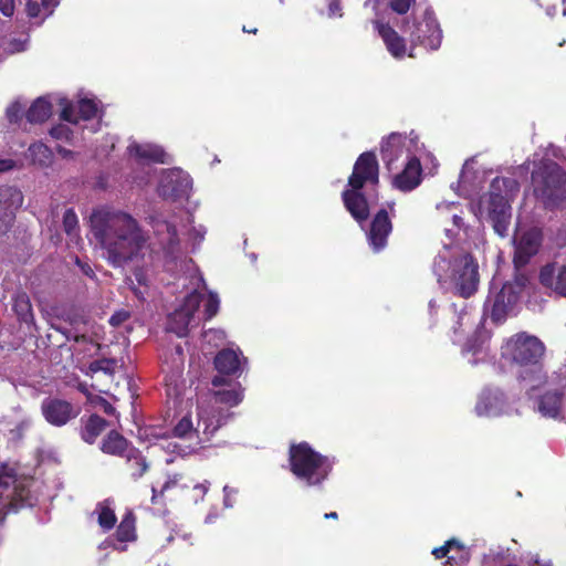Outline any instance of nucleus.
<instances>
[{"mask_svg": "<svg viewBox=\"0 0 566 566\" xmlns=\"http://www.w3.org/2000/svg\"><path fill=\"white\" fill-rule=\"evenodd\" d=\"M378 182V163L374 153L361 154L355 166L352 176L348 179V189L343 192V201L352 217L359 223L367 220L370 206L366 198L360 193V189L366 184L376 185Z\"/></svg>", "mask_w": 566, "mask_h": 566, "instance_id": "nucleus-7", "label": "nucleus"}, {"mask_svg": "<svg viewBox=\"0 0 566 566\" xmlns=\"http://www.w3.org/2000/svg\"><path fill=\"white\" fill-rule=\"evenodd\" d=\"M524 286L525 279L516 277L514 282L505 283L495 295L488 297L485 306L490 308L494 322H501L506 315L513 313Z\"/></svg>", "mask_w": 566, "mask_h": 566, "instance_id": "nucleus-16", "label": "nucleus"}, {"mask_svg": "<svg viewBox=\"0 0 566 566\" xmlns=\"http://www.w3.org/2000/svg\"><path fill=\"white\" fill-rule=\"evenodd\" d=\"M60 0H27L25 12L31 20H35V24L40 25L54 12Z\"/></svg>", "mask_w": 566, "mask_h": 566, "instance_id": "nucleus-29", "label": "nucleus"}, {"mask_svg": "<svg viewBox=\"0 0 566 566\" xmlns=\"http://www.w3.org/2000/svg\"><path fill=\"white\" fill-rule=\"evenodd\" d=\"M405 32L409 33L413 46L420 45L426 50H438L442 42V30L430 9H426L420 19L416 18Z\"/></svg>", "mask_w": 566, "mask_h": 566, "instance_id": "nucleus-14", "label": "nucleus"}, {"mask_svg": "<svg viewBox=\"0 0 566 566\" xmlns=\"http://www.w3.org/2000/svg\"><path fill=\"white\" fill-rule=\"evenodd\" d=\"M62 106L61 118L73 124L82 132L96 133L101 125V108L93 98H81L75 105L70 104L65 98L60 99Z\"/></svg>", "mask_w": 566, "mask_h": 566, "instance_id": "nucleus-12", "label": "nucleus"}, {"mask_svg": "<svg viewBox=\"0 0 566 566\" xmlns=\"http://www.w3.org/2000/svg\"><path fill=\"white\" fill-rule=\"evenodd\" d=\"M192 187L190 176L179 168L164 169L160 171L158 195L167 200L186 198Z\"/></svg>", "mask_w": 566, "mask_h": 566, "instance_id": "nucleus-17", "label": "nucleus"}, {"mask_svg": "<svg viewBox=\"0 0 566 566\" xmlns=\"http://www.w3.org/2000/svg\"><path fill=\"white\" fill-rule=\"evenodd\" d=\"M380 155L387 169L394 170L400 159L406 163L410 157L428 155V151L413 133H392L381 142Z\"/></svg>", "mask_w": 566, "mask_h": 566, "instance_id": "nucleus-11", "label": "nucleus"}, {"mask_svg": "<svg viewBox=\"0 0 566 566\" xmlns=\"http://www.w3.org/2000/svg\"><path fill=\"white\" fill-rule=\"evenodd\" d=\"M63 228L71 239L77 238L78 219L72 209H67L63 214Z\"/></svg>", "mask_w": 566, "mask_h": 566, "instance_id": "nucleus-40", "label": "nucleus"}, {"mask_svg": "<svg viewBox=\"0 0 566 566\" xmlns=\"http://www.w3.org/2000/svg\"><path fill=\"white\" fill-rule=\"evenodd\" d=\"M127 448V440L116 431H111L102 444V451L113 455H123Z\"/></svg>", "mask_w": 566, "mask_h": 566, "instance_id": "nucleus-35", "label": "nucleus"}, {"mask_svg": "<svg viewBox=\"0 0 566 566\" xmlns=\"http://www.w3.org/2000/svg\"><path fill=\"white\" fill-rule=\"evenodd\" d=\"M90 224L104 259L114 268H125L145 256L148 250L147 234L129 213L101 207L92 212Z\"/></svg>", "mask_w": 566, "mask_h": 566, "instance_id": "nucleus-1", "label": "nucleus"}, {"mask_svg": "<svg viewBox=\"0 0 566 566\" xmlns=\"http://www.w3.org/2000/svg\"><path fill=\"white\" fill-rule=\"evenodd\" d=\"M136 463L140 465V470L138 471V473L136 475L140 476L147 470V463L142 458H136Z\"/></svg>", "mask_w": 566, "mask_h": 566, "instance_id": "nucleus-61", "label": "nucleus"}, {"mask_svg": "<svg viewBox=\"0 0 566 566\" xmlns=\"http://www.w3.org/2000/svg\"><path fill=\"white\" fill-rule=\"evenodd\" d=\"M218 430H211L205 433L203 423L200 416V405L197 402L195 410H189L181 416L174 427V436L188 440L192 449L205 448L211 441Z\"/></svg>", "mask_w": 566, "mask_h": 566, "instance_id": "nucleus-15", "label": "nucleus"}, {"mask_svg": "<svg viewBox=\"0 0 566 566\" xmlns=\"http://www.w3.org/2000/svg\"><path fill=\"white\" fill-rule=\"evenodd\" d=\"M149 168L143 172V175H135L133 176V182L136 184L138 187L146 186L149 182L148 178Z\"/></svg>", "mask_w": 566, "mask_h": 566, "instance_id": "nucleus-57", "label": "nucleus"}, {"mask_svg": "<svg viewBox=\"0 0 566 566\" xmlns=\"http://www.w3.org/2000/svg\"><path fill=\"white\" fill-rule=\"evenodd\" d=\"M174 484H176V481H167L161 488V493L166 492Z\"/></svg>", "mask_w": 566, "mask_h": 566, "instance_id": "nucleus-63", "label": "nucleus"}, {"mask_svg": "<svg viewBox=\"0 0 566 566\" xmlns=\"http://www.w3.org/2000/svg\"><path fill=\"white\" fill-rule=\"evenodd\" d=\"M118 367V363L114 359H103L95 363L94 370H102L105 374H113Z\"/></svg>", "mask_w": 566, "mask_h": 566, "instance_id": "nucleus-50", "label": "nucleus"}, {"mask_svg": "<svg viewBox=\"0 0 566 566\" xmlns=\"http://www.w3.org/2000/svg\"><path fill=\"white\" fill-rule=\"evenodd\" d=\"M542 244V232L538 228H525L518 219L514 234V263L516 266L525 265L535 255Z\"/></svg>", "mask_w": 566, "mask_h": 566, "instance_id": "nucleus-19", "label": "nucleus"}, {"mask_svg": "<svg viewBox=\"0 0 566 566\" xmlns=\"http://www.w3.org/2000/svg\"><path fill=\"white\" fill-rule=\"evenodd\" d=\"M475 412L480 417H499L503 415L520 413L506 400L504 392L497 388L483 390L475 406Z\"/></svg>", "mask_w": 566, "mask_h": 566, "instance_id": "nucleus-21", "label": "nucleus"}, {"mask_svg": "<svg viewBox=\"0 0 566 566\" xmlns=\"http://www.w3.org/2000/svg\"><path fill=\"white\" fill-rule=\"evenodd\" d=\"M415 2L416 0H389L388 6L394 12L405 14Z\"/></svg>", "mask_w": 566, "mask_h": 566, "instance_id": "nucleus-48", "label": "nucleus"}, {"mask_svg": "<svg viewBox=\"0 0 566 566\" xmlns=\"http://www.w3.org/2000/svg\"><path fill=\"white\" fill-rule=\"evenodd\" d=\"M70 123H61L51 128L50 135L57 140L73 142L75 132L71 128Z\"/></svg>", "mask_w": 566, "mask_h": 566, "instance_id": "nucleus-41", "label": "nucleus"}, {"mask_svg": "<svg viewBox=\"0 0 566 566\" xmlns=\"http://www.w3.org/2000/svg\"><path fill=\"white\" fill-rule=\"evenodd\" d=\"M465 352H468V353L472 352V356L482 355L484 357V350L482 347L468 346L465 348Z\"/></svg>", "mask_w": 566, "mask_h": 566, "instance_id": "nucleus-60", "label": "nucleus"}, {"mask_svg": "<svg viewBox=\"0 0 566 566\" xmlns=\"http://www.w3.org/2000/svg\"><path fill=\"white\" fill-rule=\"evenodd\" d=\"M130 317V313L126 310H120L115 312L111 318L109 324L114 327H117L122 325L124 322H126Z\"/></svg>", "mask_w": 566, "mask_h": 566, "instance_id": "nucleus-51", "label": "nucleus"}, {"mask_svg": "<svg viewBox=\"0 0 566 566\" xmlns=\"http://www.w3.org/2000/svg\"><path fill=\"white\" fill-rule=\"evenodd\" d=\"M96 407L101 408L107 415H115V408L105 399L98 398L96 400Z\"/></svg>", "mask_w": 566, "mask_h": 566, "instance_id": "nucleus-56", "label": "nucleus"}, {"mask_svg": "<svg viewBox=\"0 0 566 566\" xmlns=\"http://www.w3.org/2000/svg\"><path fill=\"white\" fill-rule=\"evenodd\" d=\"M220 298L217 293L209 292L205 304V315L207 319L212 318L219 311Z\"/></svg>", "mask_w": 566, "mask_h": 566, "instance_id": "nucleus-43", "label": "nucleus"}, {"mask_svg": "<svg viewBox=\"0 0 566 566\" xmlns=\"http://www.w3.org/2000/svg\"><path fill=\"white\" fill-rule=\"evenodd\" d=\"M129 282L136 297L144 300L150 282L149 270L145 268H136L133 273V279H129Z\"/></svg>", "mask_w": 566, "mask_h": 566, "instance_id": "nucleus-34", "label": "nucleus"}, {"mask_svg": "<svg viewBox=\"0 0 566 566\" xmlns=\"http://www.w3.org/2000/svg\"><path fill=\"white\" fill-rule=\"evenodd\" d=\"M28 43H29V36L28 35H23V38L19 39V40H12L10 41L8 44H7V48L6 50L9 52V53H19V52H23L27 50L28 48Z\"/></svg>", "mask_w": 566, "mask_h": 566, "instance_id": "nucleus-49", "label": "nucleus"}, {"mask_svg": "<svg viewBox=\"0 0 566 566\" xmlns=\"http://www.w3.org/2000/svg\"><path fill=\"white\" fill-rule=\"evenodd\" d=\"M52 114V104L48 97L36 98L27 112V118L30 123H42Z\"/></svg>", "mask_w": 566, "mask_h": 566, "instance_id": "nucleus-31", "label": "nucleus"}, {"mask_svg": "<svg viewBox=\"0 0 566 566\" xmlns=\"http://www.w3.org/2000/svg\"><path fill=\"white\" fill-rule=\"evenodd\" d=\"M23 111L24 106L19 101H15L7 107L6 117L9 123L15 124L21 119Z\"/></svg>", "mask_w": 566, "mask_h": 566, "instance_id": "nucleus-45", "label": "nucleus"}, {"mask_svg": "<svg viewBox=\"0 0 566 566\" xmlns=\"http://www.w3.org/2000/svg\"><path fill=\"white\" fill-rule=\"evenodd\" d=\"M76 263L85 275L93 276V270L87 263H82L78 259H76Z\"/></svg>", "mask_w": 566, "mask_h": 566, "instance_id": "nucleus-59", "label": "nucleus"}, {"mask_svg": "<svg viewBox=\"0 0 566 566\" xmlns=\"http://www.w3.org/2000/svg\"><path fill=\"white\" fill-rule=\"evenodd\" d=\"M214 387L218 389L197 399L205 433L220 430L226 426L233 416L230 409L243 400V388L240 382H228L224 379L223 386Z\"/></svg>", "mask_w": 566, "mask_h": 566, "instance_id": "nucleus-6", "label": "nucleus"}, {"mask_svg": "<svg viewBox=\"0 0 566 566\" xmlns=\"http://www.w3.org/2000/svg\"><path fill=\"white\" fill-rule=\"evenodd\" d=\"M226 339V332L219 328H211L203 333V340L212 346H220Z\"/></svg>", "mask_w": 566, "mask_h": 566, "instance_id": "nucleus-44", "label": "nucleus"}, {"mask_svg": "<svg viewBox=\"0 0 566 566\" xmlns=\"http://www.w3.org/2000/svg\"><path fill=\"white\" fill-rule=\"evenodd\" d=\"M248 359L239 347L220 350L214 357V367L219 375L212 379L213 386H223L226 376L239 378L247 369Z\"/></svg>", "mask_w": 566, "mask_h": 566, "instance_id": "nucleus-18", "label": "nucleus"}, {"mask_svg": "<svg viewBox=\"0 0 566 566\" xmlns=\"http://www.w3.org/2000/svg\"><path fill=\"white\" fill-rule=\"evenodd\" d=\"M453 549H457L459 554L457 556L455 555L450 556L449 560H455V559L468 560L469 559V552L465 549V547L461 543H459L455 539L447 541L444 543V545L433 548L432 555L437 559H440V558L446 557Z\"/></svg>", "mask_w": 566, "mask_h": 566, "instance_id": "nucleus-33", "label": "nucleus"}, {"mask_svg": "<svg viewBox=\"0 0 566 566\" xmlns=\"http://www.w3.org/2000/svg\"><path fill=\"white\" fill-rule=\"evenodd\" d=\"M437 210L440 211L442 214L443 213L450 214L453 226L455 228L460 229L461 223H462V217L458 213L459 208L455 205V202L442 201L437 205Z\"/></svg>", "mask_w": 566, "mask_h": 566, "instance_id": "nucleus-42", "label": "nucleus"}, {"mask_svg": "<svg viewBox=\"0 0 566 566\" xmlns=\"http://www.w3.org/2000/svg\"><path fill=\"white\" fill-rule=\"evenodd\" d=\"M474 159H469L464 163L461 175H460V185L464 188L465 185L469 182V175L471 169L473 168Z\"/></svg>", "mask_w": 566, "mask_h": 566, "instance_id": "nucleus-53", "label": "nucleus"}, {"mask_svg": "<svg viewBox=\"0 0 566 566\" xmlns=\"http://www.w3.org/2000/svg\"><path fill=\"white\" fill-rule=\"evenodd\" d=\"M184 366V352L180 346L176 347V357L174 358L172 366H169L166 361L164 364L163 370L167 373L165 377L167 394L168 396H178L180 386L182 385L181 373Z\"/></svg>", "mask_w": 566, "mask_h": 566, "instance_id": "nucleus-28", "label": "nucleus"}, {"mask_svg": "<svg viewBox=\"0 0 566 566\" xmlns=\"http://www.w3.org/2000/svg\"><path fill=\"white\" fill-rule=\"evenodd\" d=\"M14 167V161L9 158H0V172L8 171Z\"/></svg>", "mask_w": 566, "mask_h": 566, "instance_id": "nucleus-58", "label": "nucleus"}, {"mask_svg": "<svg viewBox=\"0 0 566 566\" xmlns=\"http://www.w3.org/2000/svg\"><path fill=\"white\" fill-rule=\"evenodd\" d=\"M424 157H431L428 155H417L416 157H410L409 160L403 163V169L401 172L397 174L392 179V186L403 192H408L417 188L421 182V160Z\"/></svg>", "mask_w": 566, "mask_h": 566, "instance_id": "nucleus-23", "label": "nucleus"}, {"mask_svg": "<svg viewBox=\"0 0 566 566\" xmlns=\"http://www.w3.org/2000/svg\"><path fill=\"white\" fill-rule=\"evenodd\" d=\"M95 513L97 521L102 528L111 530L116 523V515L113 507V502L106 500L96 506Z\"/></svg>", "mask_w": 566, "mask_h": 566, "instance_id": "nucleus-37", "label": "nucleus"}, {"mask_svg": "<svg viewBox=\"0 0 566 566\" xmlns=\"http://www.w3.org/2000/svg\"><path fill=\"white\" fill-rule=\"evenodd\" d=\"M14 0H0V12L4 17H12L14 13Z\"/></svg>", "mask_w": 566, "mask_h": 566, "instance_id": "nucleus-55", "label": "nucleus"}, {"mask_svg": "<svg viewBox=\"0 0 566 566\" xmlns=\"http://www.w3.org/2000/svg\"><path fill=\"white\" fill-rule=\"evenodd\" d=\"M539 281L545 287L566 297V265L552 263L545 265L539 273Z\"/></svg>", "mask_w": 566, "mask_h": 566, "instance_id": "nucleus-27", "label": "nucleus"}, {"mask_svg": "<svg viewBox=\"0 0 566 566\" xmlns=\"http://www.w3.org/2000/svg\"><path fill=\"white\" fill-rule=\"evenodd\" d=\"M518 190L520 186L514 178L497 177L493 179L490 192L473 207L475 216L491 221L500 237L507 234L512 217L510 201Z\"/></svg>", "mask_w": 566, "mask_h": 566, "instance_id": "nucleus-5", "label": "nucleus"}, {"mask_svg": "<svg viewBox=\"0 0 566 566\" xmlns=\"http://www.w3.org/2000/svg\"><path fill=\"white\" fill-rule=\"evenodd\" d=\"M210 489V482L203 481L202 483H198L193 485L191 490V499L195 503H198L199 501H202L205 495Z\"/></svg>", "mask_w": 566, "mask_h": 566, "instance_id": "nucleus-47", "label": "nucleus"}, {"mask_svg": "<svg viewBox=\"0 0 566 566\" xmlns=\"http://www.w3.org/2000/svg\"><path fill=\"white\" fill-rule=\"evenodd\" d=\"M520 388L543 417L556 418L566 395V374L528 371L523 375Z\"/></svg>", "mask_w": 566, "mask_h": 566, "instance_id": "nucleus-4", "label": "nucleus"}, {"mask_svg": "<svg viewBox=\"0 0 566 566\" xmlns=\"http://www.w3.org/2000/svg\"><path fill=\"white\" fill-rule=\"evenodd\" d=\"M106 424V421L99 416H91L84 424L82 438L87 443H94L97 437L105 430Z\"/></svg>", "mask_w": 566, "mask_h": 566, "instance_id": "nucleus-36", "label": "nucleus"}, {"mask_svg": "<svg viewBox=\"0 0 566 566\" xmlns=\"http://www.w3.org/2000/svg\"><path fill=\"white\" fill-rule=\"evenodd\" d=\"M22 193L9 186L0 187V237L11 228L17 209L22 205Z\"/></svg>", "mask_w": 566, "mask_h": 566, "instance_id": "nucleus-22", "label": "nucleus"}, {"mask_svg": "<svg viewBox=\"0 0 566 566\" xmlns=\"http://www.w3.org/2000/svg\"><path fill=\"white\" fill-rule=\"evenodd\" d=\"M290 469L294 476L306 486H319L327 480L334 460L316 452L307 442L290 447Z\"/></svg>", "mask_w": 566, "mask_h": 566, "instance_id": "nucleus-8", "label": "nucleus"}, {"mask_svg": "<svg viewBox=\"0 0 566 566\" xmlns=\"http://www.w3.org/2000/svg\"><path fill=\"white\" fill-rule=\"evenodd\" d=\"M224 499L223 505L226 507H232L235 495L238 494V490L231 486L226 485L223 488Z\"/></svg>", "mask_w": 566, "mask_h": 566, "instance_id": "nucleus-54", "label": "nucleus"}, {"mask_svg": "<svg viewBox=\"0 0 566 566\" xmlns=\"http://www.w3.org/2000/svg\"><path fill=\"white\" fill-rule=\"evenodd\" d=\"M13 310L21 321L29 322L32 318V307L25 294H19L13 301Z\"/></svg>", "mask_w": 566, "mask_h": 566, "instance_id": "nucleus-39", "label": "nucleus"}, {"mask_svg": "<svg viewBox=\"0 0 566 566\" xmlns=\"http://www.w3.org/2000/svg\"><path fill=\"white\" fill-rule=\"evenodd\" d=\"M42 413L53 426H63L77 415L70 402L61 399H45L42 402Z\"/></svg>", "mask_w": 566, "mask_h": 566, "instance_id": "nucleus-25", "label": "nucleus"}, {"mask_svg": "<svg viewBox=\"0 0 566 566\" xmlns=\"http://www.w3.org/2000/svg\"><path fill=\"white\" fill-rule=\"evenodd\" d=\"M375 30L382 39L386 49L395 59H402L407 54L413 56L412 50L407 52L403 38H401L391 27L384 24L378 18L373 20Z\"/></svg>", "mask_w": 566, "mask_h": 566, "instance_id": "nucleus-24", "label": "nucleus"}, {"mask_svg": "<svg viewBox=\"0 0 566 566\" xmlns=\"http://www.w3.org/2000/svg\"><path fill=\"white\" fill-rule=\"evenodd\" d=\"M381 0H368L365 2V7H371V9L376 12V15L378 14V7Z\"/></svg>", "mask_w": 566, "mask_h": 566, "instance_id": "nucleus-62", "label": "nucleus"}, {"mask_svg": "<svg viewBox=\"0 0 566 566\" xmlns=\"http://www.w3.org/2000/svg\"><path fill=\"white\" fill-rule=\"evenodd\" d=\"M446 234H447V237H448L449 239H452V238H453V235H454V231H453V229H449V228H447V229H446Z\"/></svg>", "mask_w": 566, "mask_h": 566, "instance_id": "nucleus-64", "label": "nucleus"}, {"mask_svg": "<svg viewBox=\"0 0 566 566\" xmlns=\"http://www.w3.org/2000/svg\"><path fill=\"white\" fill-rule=\"evenodd\" d=\"M28 491L22 482H19L13 468L3 465L0 469V520L8 510L31 505Z\"/></svg>", "mask_w": 566, "mask_h": 566, "instance_id": "nucleus-13", "label": "nucleus"}, {"mask_svg": "<svg viewBox=\"0 0 566 566\" xmlns=\"http://www.w3.org/2000/svg\"><path fill=\"white\" fill-rule=\"evenodd\" d=\"M188 243L195 250L205 240L207 229L202 224L195 226L192 218L188 217L187 223L184 224Z\"/></svg>", "mask_w": 566, "mask_h": 566, "instance_id": "nucleus-38", "label": "nucleus"}, {"mask_svg": "<svg viewBox=\"0 0 566 566\" xmlns=\"http://www.w3.org/2000/svg\"><path fill=\"white\" fill-rule=\"evenodd\" d=\"M390 232L391 222L388 212L381 209L375 216L368 232V241L374 251L378 252L386 245Z\"/></svg>", "mask_w": 566, "mask_h": 566, "instance_id": "nucleus-26", "label": "nucleus"}, {"mask_svg": "<svg viewBox=\"0 0 566 566\" xmlns=\"http://www.w3.org/2000/svg\"><path fill=\"white\" fill-rule=\"evenodd\" d=\"M126 155L129 160L143 167V169L149 167L151 164H166L170 159V156L161 146L148 142H137L135 139L129 140Z\"/></svg>", "mask_w": 566, "mask_h": 566, "instance_id": "nucleus-20", "label": "nucleus"}, {"mask_svg": "<svg viewBox=\"0 0 566 566\" xmlns=\"http://www.w3.org/2000/svg\"><path fill=\"white\" fill-rule=\"evenodd\" d=\"M154 229L164 249L165 268L174 274H185L190 279L193 290L185 297L182 304L170 314L167 329L179 337L187 335L189 326L201 302V291L206 282L190 258L182 254L175 222L154 221Z\"/></svg>", "mask_w": 566, "mask_h": 566, "instance_id": "nucleus-2", "label": "nucleus"}, {"mask_svg": "<svg viewBox=\"0 0 566 566\" xmlns=\"http://www.w3.org/2000/svg\"><path fill=\"white\" fill-rule=\"evenodd\" d=\"M135 539V518L132 513H127L116 531V542L113 544L114 548L117 551H125L126 543L134 542Z\"/></svg>", "mask_w": 566, "mask_h": 566, "instance_id": "nucleus-30", "label": "nucleus"}, {"mask_svg": "<svg viewBox=\"0 0 566 566\" xmlns=\"http://www.w3.org/2000/svg\"><path fill=\"white\" fill-rule=\"evenodd\" d=\"M534 196L548 208L557 207L566 198V174L553 163H544L532 174Z\"/></svg>", "mask_w": 566, "mask_h": 566, "instance_id": "nucleus-10", "label": "nucleus"}, {"mask_svg": "<svg viewBox=\"0 0 566 566\" xmlns=\"http://www.w3.org/2000/svg\"><path fill=\"white\" fill-rule=\"evenodd\" d=\"M544 350V344L537 337L525 333L513 336L503 346V356L518 365V385H522V377L528 371L546 373L543 366L538 364Z\"/></svg>", "mask_w": 566, "mask_h": 566, "instance_id": "nucleus-9", "label": "nucleus"}, {"mask_svg": "<svg viewBox=\"0 0 566 566\" xmlns=\"http://www.w3.org/2000/svg\"><path fill=\"white\" fill-rule=\"evenodd\" d=\"M327 14L329 18H340L343 15L340 0H328Z\"/></svg>", "mask_w": 566, "mask_h": 566, "instance_id": "nucleus-52", "label": "nucleus"}, {"mask_svg": "<svg viewBox=\"0 0 566 566\" xmlns=\"http://www.w3.org/2000/svg\"><path fill=\"white\" fill-rule=\"evenodd\" d=\"M433 273L438 283L453 290L463 297L476 292L479 285L478 264L468 253L444 244L433 262Z\"/></svg>", "mask_w": 566, "mask_h": 566, "instance_id": "nucleus-3", "label": "nucleus"}, {"mask_svg": "<svg viewBox=\"0 0 566 566\" xmlns=\"http://www.w3.org/2000/svg\"><path fill=\"white\" fill-rule=\"evenodd\" d=\"M28 158L39 167H49L53 161L52 150L42 143H34L28 149Z\"/></svg>", "mask_w": 566, "mask_h": 566, "instance_id": "nucleus-32", "label": "nucleus"}, {"mask_svg": "<svg viewBox=\"0 0 566 566\" xmlns=\"http://www.w3.org/2000/svg\"><path fill=\"white\" fill-rule=\"evenodd\" d=\"M116 137L114 135H107L104 137L103 143L97 147L96 155L98 157L108 156L109 151L115 147Z\"/></svg>", "mask_w": 566, "mask_h": 566, "instance_id": "nucleus-46", "label": "nucleus"}]
</instances>
